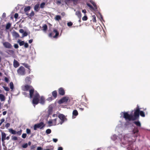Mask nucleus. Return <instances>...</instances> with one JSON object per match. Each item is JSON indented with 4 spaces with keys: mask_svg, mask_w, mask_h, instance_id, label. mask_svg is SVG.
Instances as JSON below:
<instances>
[{
    "mask_svg": "<svg viewBox=\"0 0 150 150\" xmlns=\"http://www.w3.org/2000/svg\"><path fill=\"white\" fill-rule=\"evenodd\" d=\"M32 100V103L34 105L38 104L39 102L42 104H44L45 102V99L44 97L41 96L40 98V96L38 93L35 91Z\"/></svg>",
    "mask_w": 150,
    "mask_h": 150,
    "instance_id": "f257e3e1",
    "label": "nucleus"
},
{
    "mask_svg": "<svg viewBox=\"0 0 150 150\" xmlns=\"http://www.w3.org/2000/svg\"><path fill=\"white\" fill-rule=\"evenodd\" d=\"M22 90L23 91L29 92V96L30 98L33 97L35 93V91H34V89L31 86L26 84L22 87Z\"/></svg>",
    "mask_w": 150,
    "mask_h": 150,
    "instance_id": "f03ea898",
    "label": "nucleus"
},
{
    "mask_svg": "<svg viewBox=\"0 0 150 150\" xmlns=\"http://www.w3.org/2000/svg\"><path fill=\"white\" fill-rule=\"evenodd\" d=\"M134 115H132L133 121L139 118L140 110L138 105L136 108L134 109Z\"/></svg>",
    "mask_w": 150,
    "mask_h": 150,
    "instance_id": "7ed1b4c3",
    "label": "nucleus"
},
{
    "mask_svg": "<svg viewBox=\"0 0 150 150\" xmlns=\"http://www.w3.org/2000/svg\"><path fill=\"white\" fill-rule=\"evenodd\" d=\"M17 73L19 75L24 76L26 74L25 68L23 66H21L17 70Z\"/></svg>",
    "mask_w": 150,
    "mask_h": 150,
    "instance_id": "20e7f679",
    "label": "nucleus"
},
{
    "mask_svg": "<svg viewBox=\"0 0 150 150\" xmlns=\"http://www.w3.org/2000/svg\"><path fill=\"white\" fill-rule=\"evenodd\" d=\"M45 126V125L42 122L35 124L34 126V130H36L37 128L43 129Z\"/></svg>",
    "mask_w": 150,
    "mask_h": 150,
    "instance_id": "39448f33",
    "label": "nucleus"
},
{
    "mask_svg": "<svg viewBox=\"0 0 150 150\" xmlns=\"http://www.w3.org/2000/svg\"><path fill=\"white\" fill-rule=\"evenodd\" d=\"M122 113L123 114V117L126 120L133 121L132 115H129L127 112H122Z\"/></svg>",
    "mask_w": 150,
    "mask_h": 150,
    "instance_id": "423d86ee",
    "label": "nucleus"
},
{
    "mask_svg": "<svg viewBox=\"0 0 150 150\" xmlns=\"http://www.w3.org/2000/svg\"><path fill=\"white\" fill-rule=\"evenodd\" d=\"M59 35V33L56 29H54L52 32L50 33L49 36L50 37H53L54 38H57Z\"/></svg>",
    "mask_w": 150,
    "mask_h": 150,
    "instance_id": "0eeeda50",
    "label": "nucleus"
},
{
    "mask_svg": "<svg viewBox=\"0 0 150 150\" xmlns=\"http://www.w3.org/2000/svg\"><path fill=\"white\" fill-rule=\"evenodd\" d=\"M58 117L61 120V121L59 123L61 125L62 124V123L65 121L67 120V119L66 118L64 115L62 114H60L58 115Z\"/></svg>",
    "mask_w": 150,
    "mask_h": 150,
    "instance_id": "6e6552de",
    "label": "nucleus"
},
{
    "mask_svg": "<svg viewBox=\"0 0 150 150\" xmlns=\"http://www.w3.org/2000/svg\"><path fill=\"white\" fill-rule=\"evenodd\" d=\"M69 99V98L68 97H64L62 98L59 101V104H62L64 102H67Z\"/></svg>",
    "mask_w": 150,
    "mask_h": 150,
    "instance_id": "1a4fd4ad",
    "label": "nucleus"
},
{
    "mask_svg": "<svg viewBox=\"0 0 150 150\" xmlns=\"http://www.w3.org/2000/svg\"><path fill=\"white\" fill-rule=\"evenodd\" d=\"M1 141L2 142V145L4 146H5L4 144V140L6 139V134L4 132H2L1 133ZM5 147V146H4Z\"/></svg>",
    "mask_w": 150,
    "mask_h": 150,
    "instance_id": "9d476101",
    "label": "nucleus"
},
{
    "mask_svg": "<svg viewBox=\"0 0 150 150\" xmlns=\"http://www.w3.org/2000/svg\"><path fill=\"white\" fill-rule=\"evenodd\" d=\"M59 94L61 96H63L65 94V92L64 89L62 88H60L58 89Z\"/></svg>",
    "mask_w": 150,
    "mask_h": 150,
    "instance_id": "9b49d317",
    "label": "nucleus"
},
{
    "mask_svg": "<svg viewBox=\"0 0 150 150\" xmlns=\"http://www.w3.org/2000/svg\"><path fill=\"white\" fill-rule=\"evenodd\" d=\"M138 132L139 130L138 128L136 127H134L132 130V133L135 134V137H137L138 136Z\"/></svg>",
    "mask_w": 150,
    "mask_h": 150,
    "instance_id": "f8f14e48",
    "label": "nucleus"
},
{
    "mask_svg": "<svg viewBox=\"0 0 150 150\" xmlns=\"http://www.w3.org/2000/svg\"><path fill=\"white\" fill-rule=\"evenodd\" d=\"M3 45L5 47L7 48H11L12 47L11 45L8 42H5L4 43Z\"/></svg>",
    "mask_w": 150,
    "mask_h": 150,
    "instance_id": "ddd939ff",
    "label": "nucleus"
},
{
    "mask_svg": "<svg viewBox=\"0 0 150 150\" xmlns=\"http://www.w3.org/2000/svg\"><path fill=\"white\" fill-rule=\"evenodd\" d=\"M57 118H56L53 120H50L48 122V123L49 125L51 124L52 123H53L54 124V125H58L59 123H57L56 122L57 120Z\"/></svg>",
    "mask_w": 150,
    "mask_h": 150,
    "instance_id": "4468645a",
    "label": "nucleus"
},
{
    "mask_svg": "<svg viewBox=\"0 0 150 150\" xmlns=\"http://www.w3.org/2000/svg\"><path fill=\"white\" fill-rule=\"evenodd\" d=\"M23 66H24L25 68L28 69L29 70L28 71V74H30L31 72V70L30 69V66L29 65L26 63H23L22 64Z\"/></svg>",
    "mask_w": 150,
    "mask_h": 150,
    "instance_id": "2eb2a0df",
    "label": "nucleus"
},
{
    "mask_svg": "<svg viewBox=\"0 0 150 150\" xmlns=\"http://www.w3.org/2000/svg\"><path fill=\"white\" fill-rule=\"evenodd\" d=\"M19 65H20L19 63L18 62L14 59L13 63V65L14 67L15 68H16L19 67Z\"/></svg>",
    "mask_w": 150,
    "mask_h": 150,
    "instance_id": "dca6fc26",
    "label": "nucleus"
},
{
    "mask_svg": "<svg viewBox=\"0 0 150 150\" xmlns=\"http://www.w3.org/2000/svg\"><path fill=\"white\" fill-rule=\"evenodd\" d=\"M25 82L28 84L31 83V78L29 76L26 77L25 79Z\"/></svg>",
    "mask_w": 150,
    "mask_h": 150,
    "instance_id": "f3484780",
    "label": "nucleus"
},
{
    "mask_svg": "<svg viewBox=\"0 0 150 150\" xmlns=\"http://www.w3.org/2000/svg\"><path fill=\"white\" fill-rule=\"evenodd\" d=\"M76 15L78 17L79 19H81V14L80 11H77L76 12Z\"/></svg>",
    "mask_w": 150,
    "mask_h": 150,
    "instance_id": "a211bd4d",
    "label": "nucleus"
},
{
    "mask_svg": "<svg viewBox=\"0 0 150 150\" xmlns=\"http://www.w3.org/2000/svg\"><path fill=\"white\" fill-rule=\"evenodd\" d=\"M12 35L16 38H19L20 37L18 33L14 31L12 33Z\"/></svg>",
    "mask_w": 150,
    "mask_h": 150,
    "instance_id": "6ab92c4d",
    "label": "nucleus"
},
{
    "mask_svg": "<svg viewBox=\"0 0 150 150\" xmlns=\"http://www.w3.org/2000/svg\"><path fill=\"white\" fill-rule=\"evenodd\" d=\"M39 4H36L34 7V10L36 12H38L39 10Z\"/></svg>",
    "mask_w": 150,
    "mask_h": 150,
    "instance_id": "aec40b11",
    "label": "nucleus"
},
{
    "mask_svg": "<svg viewBox=\"0 0 150 150\" xmlns=\"http://www.w3.org/2000/svg\"><path fill=\"white\" fill-rule=\"evenodd\" d=\"M90 2L92 4V5H93V6H94V7L96 9H97V7L96 5L93 1L91 0L90 1Z\"/></svg>",
    "mask_w": 150,
    "mask_h": 150,
    "instance_id": "412c9836",
    "label": "nucleus"
},
{
    "mask_svg": "<svg viewBox=\"0 0 150 150\" xmlns=\"http://www.w3.org/2000/svg\"><path fill=\"white\" fill-rule=\"evenodd\" d=\"M52 94L54 98H56L57 97V93L56 91H54L52 92Z\"/></svg>",
    "mask_w": 150,
    "mask_h": 150,
    "instance_id": "4be33fe9",
    "label": "nucleus"
},
{
    "mask_svg": "<svg viewBox=\"0 0 150 150\" xmlns=\"http://www.w3.org/2000/svg\"><path fill=\"white\" fill-rule=\"evenodd\" d=\"M31 9V7L30 6H28L26 7H25L24 9V11L25 12H27V11H29Z\"/></svg>",
    "mask_w": 150,
    "mask_h": 150,
    "instance_id": "5701e85b",
    "label": "nucleus"
},
{
    "mask_svg": "<svg viewBox=\"0 0 150 150\" xmlns=\"http://www.w3.org/2000/svg\"><path fill=\"white\" fill-rule=\"evenodd\" d=\"M133 123L135 124L137 127H140L141 126V124L139 121H134Z\"/></svg>",
    "mask_w": 150,
    "mask_h": 150,
    "instance_id": "b1692460",
    "label": "nucleus"
},
{
    "mask_svg": "<svg viewBox=\"0 0 150 150\" xmlns=\"http://www.w3.org/2000/svg\"><path fill=\"white\" fill-rule=\"evenodd\" d=\"M72 114L73 116H76L78 115V113L76 110H75L73 111Z\"/></svg>",
    "mask_w": 150,
    "mask_h": 150,
    "instance_id": "393cba45",
    "label": "nucleus"
},
{
    "mask_svg": "<svg viewBox=\"0 0 150 150\" xmlns=\"http://www.w3.org/2000/svg\"><path fill=\"white\" fill-rule=\"evenodd\" d=\"M18 42L19 43V45L20 46L23 45L25 44V42L23 41H21L20 40H19Z\"/></svg>",
    "mask_w": 150,
    "mask_h": 150,
    "instance_id": "a878e982",
    "label": "nucleus"
},
{
    "mask_svg": "<svg viewBox=\"0 0 150 150\" xmlns=\"http://www.w3.org/2000/svg\"><path fill=\"white\" fill-rule=\"evenodd\" d=\"M0 99L1 101H4L5 100V96L2 94H0Z\"/></svg>",
    "mask_w": 150,
    "mask_h": 150,
    "instance_id": "bb28decb",
    "label": "nucleus"
},
{
    "mask_svg": "<svg viewBox=\"0 0 150 150\" xmlns=\"http://www.w3.org/2000/svg\"><path fill=\"white\" fill-rule=\"evenodd\" d=\"M9 132L13 134H17V132L12 129H9Z\"/></svg>",
    "mask_w": 150,
    "mask_h": 150,
    "instance_id": "cd10ccee",
    "label": "nucleus"
},
{
    "mask_svg": "<svg viewBox=\"0 0 150 150\" xmlns=\"http://www.w3.org/2000/svg\"><path fill=\"white\" fill-rule=\"evenodd\" d=\"M55 19L57 21H59V20L61 19V16L59 15H57L56 16Z\"/></svg>",
    "mask_w": 150,
    "mask_h": 150,
    "instance_id": "c85d7f7f",
    "label": "nucleus"
},
{
    "mask_svg": "<svg viewBox=\"0 0 150 150\" xmlns=\"http://www.w3.org/2000/svg\"><path fill=\"white\" fill-rule=\"evenodd\" d=\"M9 85L10 88L12 90H13L14 88V86L13 82H10L9 83Z\"/></svg>",
    "mask_w": 150,
    "mask_h": 150,
    "instance_id": "c756f323",
    "label": "nucleus"
},
{
    "mask_svg": "<svg viewBox=\"0 0 150 150\" xmlns=\"http://www.w3.org/2000/svg\"><path fill=\"white\" fill-rule=\"evenodd\" d=\"M11 24L10 23H8L6 24V29L7 30L8 29L11 27Z\"/></svg>",
    "mask_w": 150,
    "mask_h": 150,
    "instance_id": "7c9ffc66",
    "label": "nucleus"
},
{
    "mask_svg": "<svg viewBox=\"0 0 150 150\" xmlns=\"http://www.w3.org/2000/svg\"><path fill=\"white\" fill-rule=\"evenodd\" d=\"M139 115L142 117H144L145 116L144 113L142 111H140Z\"/></svg>",
    "mask_w": 150,
    "mask_h": 150,
    "instance_id": "2f4dec72",
    "label": "nucleus"
},
{
    "mask_svg": "<svg viewBox=\"0 0 150 150\" xmlns=\"http://www.w3.org/2000/svg\"><path fill=\"white\" fill-rule=\"evenodd\" d=\"M63 1V0H56V3L58 5H60Z\"/></svg>",
    "mask_w": 150,
    "mask_h": 150,
    "instance_id": "473e14b6",
    "label": "nucleus"
},
{
    "mask_svg": "<svg viewBox=\"0 0 150 150\" xmlns=\"http://www.w3.org/2000/svg\"><path fill=\"white\" fill-rule=\"evenodd\" d=\"M43 30L44 31H46L47 29V26L46 24H45L42 27Z\"/></svg>",
    "mask_w": 150,
    "mask_h": 150,
    "instance_id": "72a5a7b5",
    "label": "nucleus"
},
{
    "mask_svg": "<svg viewBox=\"0 0 150 150\" xmlns=\"http://www.w3.org/2000/svg\"><path fill=\"white\" fill-rule=\"evenodd\" d=\"M45 5V2H42L40 5V7L42 8H43Z\"/></svg>",
    "mask_w": 150,
    "mask_h": 150,
    "instance_id": "f704fd0d",
    "label": "nucleus"
},
{
    "mask_svg": "<svg viewBox=\"0 0 150 150\" xmlns=\"http://www.w3.org/2000/svg\"><path fill=\"white\" fill-rule=\"evenodd\" d=\"M51 132V130L50 129H47L46 131V132L47 134H50Z\"/></svg>",
    "mask_w": 150,
    "mask_h": 150,
    "instance_id": "c9c22d12",
    "label": "nucleus"
},
{
    "mask_svg": "<svg viewBox=\"0 0 150 150\" xmlns=\"http://www.w3.org/2000/svg\"><path fill=\"white\" fill-rule=\"evenodd\" d=\"M3 87L4 89L6 91H8L10 90L9 88L8 87L3 86Z\"/></svg>",
    "mask_w": 150,
    "mask_h": 150,
    "instance_id": "e433bc0d",
    "label": "nucleus"
},
{
    "mask_svg": "<svg viewBox=\"0 0 150 150\" xmlns=\"http://www.w3.org/2000/svg\"><path fill=\"white\" fill-rule=\"evenodd\" d=\"M93 18L92 19L93 21L94 22H96V17L95 16H92Z\"/></svg>",
    "mask_w": 150,
    "mask_h": 150,
    "instance_id": "4c0bfd02",
    "label": "nucleus"
},
{
    "mask_svg": "<svg viewBox=\"0 0 150 150\" xmlns=\"http://www.w3.org/2000/svg\"><path fill=\"white\" fill-rule=\"evenodd\" d=\"M87 17L86 16H84L82 18V20L84 21L87 20Z\"/></svg>",
    "mask_w": 150,
    "mask_h": 150,
    "instance_id": "58836bf2",
    "label": "nucleus"
},
{
    "mask_svg": "<svg viewBox=\"0 0 150 150\" xmlns=\"http://www.w3.org/2000/svg\"><path fill=\"white\" fill-rule=\"evenodd\" d=\"M28 146V144L27 143H25L22 145V147L23 148H27Z\"/></svg>",
    "mask_w": 150,
    "mask_h": 150,
    "instance_id": "ea45409f",
    "label": "nucleus"
},
{
    "mask_svg": "<svg viewBox=\"0 0 150 150\" xmlns=\"http://www.w3.org/2000/svg\"><path fill=\"white\" fill-rule=\"evenodd\" d=\"M22 131V130L21 129L19 131H18L17 132V133L18 135L20 136L21 134Z\"/></svg>",
    "mask_w": 150,
    "mask_h": 150,
    "instance_id": "a19ab883",
    "label": "nucleus"
},
{
    "mask_svg": "<svg viewBox=\"0 0 150 150\" xmlns=\"http://www.w3.org/2000/svg\"><path fill=\"white\" fill-rule=\"evenodd\" d=\"M34 13L33 11H32L31 13L30 14L29 16L30 17H32L34 16Z\"/></svg>",
    "mask_w": 150,
    "mask_h": 150,
    "instance_id": "79ce46f5",
    "label": "nucleus"
},
{
    "mask_svg": "<svg viewBox=\"0 0 150 150\" xmlns=\"http://www.w3.org/2000/svg\"><path fill=\"white\" fill-rule=\"evenodd\" d=\"M28 35V33L26 32H24L23 33V37H25L27 36Z\"/></svg>",
    "mask_w": 150,
    "mask_h": 150,
    "instance_id": "37998d69",
    "label": "nucleus"
},
{
    "mask_svg": "<svg viewBox=\"0 0 150 150\" xmlns=\"http://www.w3.org/2000/svg\"><path fill=\"white\" fill-rule=\"evenodd\" d=\"M26 132L28 134H30L31 132L30 130L28 128L26 130Z\"/></svg>",
    "mask_w": 150,
    "mask_h": 150,
    "instance_id": "c03bdc74",
    "label": "nucleus"
},
{
    "mask_svg": "<svg viewBox=\"0 0 150 150\" xmlns=\"http://www.w3.org/2000/svg\"><path fill=\"white\" fill-rule=\"evenodd\" d=\"M26 136H27V134H25V133H23L22 135V137L24 139H25V138L26 137Z\"/></svg>",
    "mask_w": 150,
    "mask_h": 150,
    "instance_id": "a18cd8bd",
    "label": "nucleus"
},
{
    "mask_svg": "<svg viewBox=\"0 0 150 150\" xmlns=\"http://www.w3.org/2000/svg\"><path fill=\"white\" fill-rule=\"evenodd\" d=\"M67 25L68 26H70L72 25L73 23L71 22H68L67 23Z\"/></svg>",
    "mask_w": 150,
    "mask_h": 150,
    "instance_id": "49530a36",
    "label": "nucleus"
},
{
    "mask_svg": "<svg viewBox=\"0 0 150 150\" xmlns=\"http://www.w3.org/2000/svg\"><path fill=\"white\" fill-rule=\"evenodd\" d=\"M18 16V13H16L14 16V17L15 18L17 19Z\"/></svg>",
    "mask_w": 150,
    "mask_h": 150,
    "instance_id": "de8ad7c7",
    "label": "nucleus"
},
{
    "mask_svg": "<svg viewBox=\"0 0 150 150\" xmlns=\"http://www.w3.org/2000/svg\"><path fill=\"white\" fill-rule=\"evenodd\" d=\"M24 45V47L25 48H27L28 47V45L27 43H25Z\"/></svg>",
    "mask_w": 150,
    "mask_h": 150,
    "instance_id": "09e8293b",
    "label": "nucleus"
},
{
    "mask_svg": "<svg viewBox=\"0 0 150 150\" xmlns=\"http://www.w3.org/2000/svg\"><path fill=\"white\" fill-rule=\"evenodd\" d=\"M4 80H5V81L6 82H7V83H8L9 82V80L7 77H5L4 78Z\"/></svg>",
    "mask_w": 150,
    "mask_h": 150,
    "instance_id": "8fccbe9b",
    "label": "nucleus"
},
{
    "mask_svg": "<svg viewBox=\"0 0 150 150\" xmlns=\"http://www.w3.org/2000/svg\"><path fill=\"white\" fill-rule=\"evenodd\" d=\"M80 0H73V1L74 3H77L79 2Z\"/></svg>",
    "mask_w": 150,
    "mask_h": 150,
    "instance_id": "3c124183",
    "label": "nucleus"
},
{
    "mask_svg": "<svg viewBox=\"0 0 150 150\" xmlns=\"http://www.w3.org/2000/svg\"><path fill=\"white\" fill-rule=\"evenodd\" d=\"M10 126V124L9 123H7L5 125V127L7 128L8 127Z\"/></svg>",
    "mask_w": 150,
    "mask_h": 150,
    "instance_id": "603ef678",
    "label": "nucleus"
},
{
    "mask_svg": "<svg viewBox=\"0 0 150 150\" xmlns=\"http://www.w3.org/2000/svg\"><path fill=\"white\" fill-rule=\"evenodd\" d=\"M36 147L35 145H33L31 147V150L34 149Z\"/></svg>",
    "mask_w": 150,
    "mask_h": 150,
    "instance_id": "864d4df0",
    "label": "nucleus"
},
{
    "mask_svg": "<svg viewBox=\"0 0 150 150\" xmlns=\"http://www.w3.org/2000/svg\"><path fill=\"white\" fill-rule=\"evenodd\" d=\"M14 47L15 48L17 49L19 47L18 46L17 44H15L14 45Z\"/></svg>",
    "mask_w": 150,
    "mask_h": 150,
    "instance_id": "5fc2aeb1",
    "label": "nucleus"
},
{
    "mask_svg": "<svg viewBox=\"0 0 150 150\" xmlns=\"http://www.w3.org/2000/svg\"><path fill=\"white\" fill-rule=\"evenodd\" d=\"M19 31L21 33H23L24 32V30L22 29H20L19 30Z\"/></svg>",
    "mask_w": 150,
    "mask_h": 150,
    "instance_id": "6e6d98bb",
    "label": "nucleus"
},
{
    "mask_svg": "<svg viewBox=\"0 0 150 150\" xmlns=\"http://www.w3.org/2000/svg\"><path fill=\"white\" fill-rule=\"evenodd\" d=\"M12 139L14 140H17V138L16 136H14L13 137Z\"/></svg>",
    "mask_w": 150,
    "mask_h": 150,
    "instance_id": "4d7b16f0",
    "label": "nucleus"
},
{
    "mask_svg": "<svg viewBox=\"0 0 150 150\" xmlns=\"http://www.w3.org/2000/svg\"><path fill=\"white\" fill-rule=\"evenodd\" d=\"M37 150H43L42 148L41 147H38L37 148Z\"/></svg>",
    "mask_w": 150,
    "mask_h": 150,
    "instance_id": "13d9d810",
    "label": "nucleus"
},
{
    "mask_svg": "<svg viewBox=\"0 0 150 150\" xmlns=\"http://www.w3.org/2000/svg\"><path fill=\"white\" fill-rule=\"evenodd\" d=\"M53 140L54 142L56 143L58 141V139H57L54 138L53 139Z\"/></svg>",
    "mask_w": 150,
    "mask_h": 150,
    "instance_id": "bf43d9fd",
    "label": "nucleus"
},
{
    "mask_svg": "<svg viewBox=\"0 0 150 150\" xmlns=\"http://www.w3.org/2000/svg\"><path fill=\"white\" fill-rule=\"evenodd\" d=\"M23 94L25 95V96H27L28 95V93L25 92H24L23 93Z\"/></svg>",
    "mask_w": 150,
    "mask_h": 150,
    "instance_id": "052dcab7",
    "label": "nucleus"
},
{
    "mask_svg": "<svg viewBox=\"0 0 150 150\" xmlns=\"http://www.w3.org/2000/svg\"><path fill=\"white\" fill-rule=\"evenodd\" d=\"M79 108L80 110L81 111H83L84 110V108H81V107H78V108Z\"/></svg>",
    "mask_w": 150,
    "mask_h": 150,
    "instance_id": "680f3d73",
    "label": "nucleus"
},
{
    "mask_svg": "<svg viewBox=\"0 0 150 150\" xmlns=\"http://www.w3.org/2000/svg\"><path fill=\"white\" fill-rule=\"evenodd\" d=\"M1 124H2L3 122L4 121V119H2L1 120Z\"/></svg>",
    "mask_w": 150,
    "mask_h": 150,
    "instance_id": "e2e57ef3",
    "label": "nucleus"
},
{
    "mask_svg": "<svg viewBox=\"0 0 150 150\" xmlns=\"http://www.w3.org/2000/svg\"><path fill=\"white\" fill-rule=\"evenodd\" d=\"M63 148L62 147H59L58 148V150H63Z\"/></svg>",
    "mask_w": 150,
    "mask_h": 150,
    "instance_id": "0e129e2a",
    "label": "nucleus"
},
{
    "mask_svg": "<svg viewBox=\"0 0 150 150\" xmlns=\"http://www.w3.org/2000/svg\"><path fill=\"white\" fill-rule=\"evenodd\" d=\"M33 39H30L29 40L28 42L29 43H31L33 42Z\"/></svg>",
    "mask_w": 150,
    "mask_h": 150,
    "instance_id": "69168bd1",
    "label": "nucleus"
},
{
    "mask_svg": "<svg viewBox=\"0 0 150 150\" xmlns=\"http://www.w3.org/2000/svg\"><path fill=\"white\" fill-rule=\"evenodd\" d=\"M86 5L89 7H90L91 6H92L90 4L88 3H86Z\"/></svg>",
    "mask_w": 150,
    "mask_h": 150,
    "instance_id": "338daca9",
    "label": "nucleus"
},
{
    "mask_svg": "<svg viewBox=\"0 0 150 150\" xmlns=\"http://www.w3.org/2000/svg\"><path fill=\"white\" fill-rule=\"evenodd\" d=\"M52 100V97L49 98H47V100Z\"/></svg>",
    "mask_w": 150,
    "mask_h": 150,
    "instance_id": "774afa93",
    "label": "nucleus"
}]
</instances>
